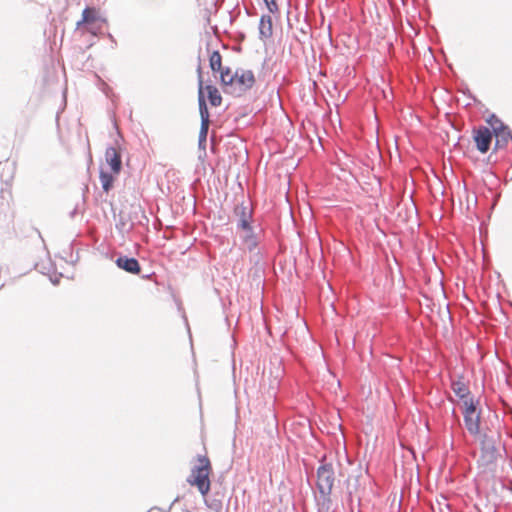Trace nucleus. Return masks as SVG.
<instances>
[{
    "label": "nucleus",
    "instance_id": "25",
    "mask_svg": "<svg viewBox=\"0 0 512 512\" xmlns=\"http://www.w3.org/2000/svg\"><path fill=\"white\" fill-rule=\"evenodd\" d=\"M209 506V508H211L212 510L216 511V512H219L222 508V503L220 500H212L210 504H207Z\"/></svg>",
    "mask_w": 512,
    "mask_h": 512
},
{
    "label": "nucleus",
    "instance_id": "28",
    "mask_svg": "<svg viewBox=\"0 0 512 512\" xmlns=\"http://www.w3.org/2000/svg\"><path fill=\"white\" fill-rule=\"evenodd\" d=\"M179 501V497L175 498V500L173 501L172 504H174L175 502Z\"/></svg>",
    "mask_w": 512,
    "mask_h": 512
},
{
    "label": "nucleus",
    "instance_id": "17",
    "mask_svg": "<svg viewBox=\"0 0 512 512\" xmlns=\"http://www.w3.org/2000/svg\"><path fill=\"white\" fill-rule=\"evenodd\" d=\"M99 177H100V182H101L103 190L106 193H108L113 187V183H114L113 175L109 172L101 170Z\"/></svg>",
    "mask_w": 512,
    "mask_h": 512
},
{
    "label": "nucleus",
    "instance_id": "11",
    "mask_svg": "<svg viewBox=\"0 0 512 512\" xmlns=\"http://www.w3.org/2000/svg\"><path fill=\"white\" fill-rule=\"evenodd\" d=\"M464 423L467 431L474 437L478 436L482 432L480 431V414L476 415H463Z\"/></svg>",
    "mask_w": 512,
    "mask_h": 512
},
{
    "label": "nucleus",
    "instance_id": "15",
    "mask_svg": "<svg viewBox=\"0 0 512 512\" xmlns=\"http://www.w3.org/2000/svg\"><path fill=\"white\" fill-rule=\"evenodd\" d=\"M451 388L456 396H458L461 400L468 398L470 395L468 387L461 380L452 381Z\"/></svg>",
    "mask_w": 512,
    "mask_h": 512
},
{
    "label": "nucleus",
    "instance_id": "6",
    "mask_svg": "<svg viewBox=\"0 0 512 512\" xmlns=\"http://www.w3.org/2000/svg\"><path fill=\"white\" fill-rule=\"evenodd\" d=\"M198 85H199V91H198V104H199V113L201 117V124L203 125H210V119H209V111L206 104L205 96H204V87H203V78H202V71L201 67H198Z\"/></svg>",
    "mask_w": 512,
    "mask_h": 512
},
{
    "label": "nucleus",
    "instance_id": "4",
    "mask_svg": "<svg viewBox=\"0 0 512 512\" xmlns=\"http://www.w3.org/2000/svg\"><path fill=\"white\" fill-rule=\"evenodd\" d=\"M239 85V93L250 90L255 84V76L253 71L238 69L233 74V85Z\"/></svg>",
    "mask_w": 512,
    "mask_h": 512
},
{
    "label": "nucleus",
    "instance_id": "27",
    "mask_svg": "<svg viewBox=\"0 0 512 512\" xmlns=\"http://www.w3.org/2000/svg\"><path fill=\"white\" fill-rule=\"evenodd\" d=\"M77 213V207L73 209V211L70 213V216L73 218Z\"/></svg>",
    "mask_w": 512,
    "mask_h": 512
},
{
    "label": "nucleus",
    "instance_id": "23",
    "mask_svg": "<svg viewBox=\"0 0 512 512\" xmlns=\"http://www.w3.org/2000/svg\"><path fill=\"white\" fill-rule=\"evenodd\" d=\"M492 134L494 136H498L499 134H503L505 131H509L510 128L504 124L502 121H499V124L495 125V124H492Z\"/></svg>",
    "mask_w": 512,
    "mask_h": 512
},
{
    "label": "nucleus",
    "instance_id": "8",
    "mask_svg": "<svg viewBox=\"0 0 512 512\" xmlns=\"http://www.w3.org/2000/svg\"><path fill=\"white\" fill-rule=\"evenodd\" d=\"M115 263L118 268L128 273L139 274L141 272V266L136 258L128 256H119L116 259Z\"/></svg>",
    "mask_w": 512,
    "mask_h": 512
},
{
    "label": "nucleus",
    "instance_id": "10",
    "mask_svg": "<svg viewBox=\"0 0 512 512\" xmlns=\"http://www.w3.org/2000/svg\"><path fill=\"white\" fill-rule=\"evenodd\" d=\"M199 465L194 466L191 470V474L189 477L193 479L195 476H203L209 477L211 471V463L208 457L198 455Z\"/></svg>",
    "mask_w": 512,
    "mask_h": 512
},
{
    "label": "nucleus",
    "instance_id": "1",
    "mask_svg": "<svg viewBox=\"0 0 512 512\" xmlns=\"http://www.w3.org/2000/svg\"><path fill=\"white\" fill-rule=\"evenodd\" d=\"M320 465L316 470V488L319 492L322 506L329 509L331 495L336 482L335 469L332 463L326 462V456L320 459Z\"/></svg>",
    "mask_w": 512,
    "mask_h": 512
},
{
    "label": "nucleus",
    "instance_id": "22",
    "mask_svg": "<svg viewBox=\"0 0 512 512\" xmlns=\"http://www.w3.org/2000/svg\"><path fill=\"white\" fill-rule=\"evenodd\" d=\"M220 80L224 86H233V74L230 68H221Z\"/></svg>",
    "mask_w": 512,
    "mask_h": 512
},
{
    "label": "nucleus",
    "instance_id": "14",
    "mask_svg": "<svg viewBox=\"0 0 512 512\" xmlns=\"http://www.w3.org/2000/svg\"><path fill=\"white\" fill-rule=\"evenodd\" d=\"M243 231L245 232V235L242 237L243 244L249 252H252L258 246V236L253 227Z\"/></svg>",
    "mask_w": 512,
    "mask_h": 512
},
{
    "label": "nucleus",
    "instance_id": "3",
    "mask_svg": "<svg viewBox=\"0 0 512 512\" xmlns=\"http://www.w3.org/2000/svg\"><path fill=\"white\" fill-rule=\"evenodd\" d=\"M473 139L476 143L477 149L481 153H486L490 149L493 134L486 126H479L473 129Z\"/></svg>",
    "mask_w": 512,
    "mask_h": 512
},
{
    "label": "nucleus",
    "instance_id": "2",
    "mask_svg": "<svg viewBox=\"0 0 512 512\" xmlns=\"http://www.w3.org/2000/svg\"><path fill=\"white\" fill-rule=\"evenodd\" d=\"M500 433L492 430L484 431L478 435L480 445V456L478 463L489 468L494 465L499 457L498 443L500 441Z\"/></svg>",
    "mask_w": 512,
    "mask_h": 512
},
{
    "label": "nucleus",
    "instance_id": "16",
    "mask_svg": "<svg viewBox=\"0 0 512 512\" xmlns=\"http://www.w3.org/2000/svg\"><path fill=\"white\" fill-rule=\"evenodd\" d=\"M205 89L207 90L208 99H209L210 104L215 107L221 105L222 97H221L218 89L212 85H207L205 87Z\"/></svg>",
    "mask_w": 512,
    "mask_h": 512
},
{
    "label": "nucleus",
    "instance_id": "18",
    "mask_svg": "<svg viewBox=\"0 0 512 512\" xmlns=\"http://www.w3.org/2000/svg\"><path fill=\"white\" fill-rule=\"evenodd\" d=\"M495 137H496L495 149L496 150L503 149L507 146L509 141H512V132H511V130L505 131L503 134H499L498 136H495Z\"/></svg>",
    "mask_w": 512,
    "mask_h": 512
},
{
    "label": "nucleus",
    "instance_id": "7",
    "mask_svg": "<svg viewBox=\"0 0 512 512\" xmlns=\"http://www.w3.org/2000/svg\"><path fill=\"white\" fill-rule=\"evenodd\" d=\"M99 16L97 11L94 8H85L82 12V19L77 22V29H80L82 26L86 28V30L92 34H96V30L94 25L99 21Z\"/></svg>",
    "mask_w": 512,
    "mask_h": 512
},
{
    "label": "nucleus",
    "instance_id": "20",
    "mask_svg": "<svg viewBox=\"0 0 512 512\" xmlns=\"http://www.w3.org/2000/svg\"><path fill=\"white\" fill-rule=\"evenodd\" d=\"M465 405V410L463 412V415H476L480 414V412H477V403L475 402L473 398H466L463 400Z\"/></svg>",
    "mask_w": 512,
    "mask_h": 512
},
{
    "label": "nucleus",
    "instance_id": "24",
    "mask_svg": "<svg viewBox=\"0 0 512 512\" xmlns=\"http://www.w3.org/2000/svg\"><path fill=\"white\" fill-rule=\"evenodd\" d=\"M264 2L271 13L278 11V6L275 0H264Z\"/></svg>",
    "mask_w": 512,
    "mask_h": 512
},
{
    "label": "nucleus",
    "instance_id": "5",
    "mask_svg": "<svg viewBox=\"0 0 512 512\" xmlns=\"http://www.w3.org/2000/svg\"><path fill=\"white\" fill-rule=\"evenodd\" d=\"M234 213L237 220V228L240 230H249L252 225L251 221L253 219V211L249 208L244 202L239 205H236L234 208Z\"/></svg>",
    "mask_w": 512,
    "mask_h": 512
},
{
    "label": "nucleus",
    "instance_id": "9",
    "mask_svg": "<svg viewBox=\"0 0 512 512\" xmlns=\"http://www.w3.org/2000/svg\"><path fill=\"white\" fill-rule=\"evenodd\" d=\"M105 159L114 173L118 174L121 171V154L115 147H108L106 149Z\"/></svg>",
    "mask_w": 512,
    "mask_h": 512
},
{
    "label": "nucleus",
    "instance_id": "21",
    "mask_svg": "<svg viewBox=\"0 0 512 512\" xmlns=\"http://www.w3.org/2000/svg\"><path fill=\"white\" fill-rule=\"evenodd\" d=\"M208 130H209V125L201 124L199 137H198V147H199V149H201L203 151L206 150Z\"/></svg>",
    "mask_w": 512,
    "mask_h": 512
},
{
    "label": "nucleus",
    "instance_id": "12",
    "mask_svg": "<svg viewBox=\"0 0 512 512\" xmlns=\"http://www.w3.org/2000/svg\"><path fill=\"white\" fill-rule=\"evenodd\" d=\"M187 482L192 486H196L203 496L207 495L210 491V479L206 475L195 476L193 479L188 477Z\"/></svg>",
    "mask_w": 512,
    "mask_h": 512
},
{
    "label": "nucleus",
    "instance_id": "19",
    "mask_svg": "<svg viewBox=\"0 0 512 512\" xmlns=\"http://www.w3.org/2000/svg\"><path fill=\"white\" fill-rule=\"evenodd\" d=\"M210 68L213 72H218L222 68V57L219 51H214L209 59Z\"/></svg>",
    "mask_w": 512,
    "mask_h": 512
},
{
    "label": "nucleus",
    "instance_id": "13",
    "mask_svg": "<svg viewBox=\"0 0 512 512\" xmlns=\"http://www.w3.org/2000/svg\"><path fill=\"white\" fill-rule=\"evenodd\" d=\"M273 34L272 18L269 15H262L259 23V35L261 39H268Z\"/></svg>",
    "mask_w": 512,
    "mask_h": 512
},
{
    "label": "nucleus",
    "instance_id": "26",
    "mask_svg": "<svg viewBox=\"0 0 512 512\" xmlns=\"http://www.w3.org/2000/svg\"><path fill=\"white\" fill-rule=\"evenodd\" d=\"M499 121H501L496 115L492 114L488 119L487 123L492 126V124H499Z\"/></svg>",
    "mask_w": 512,
    "mask_h": 512
}]
</instances>
